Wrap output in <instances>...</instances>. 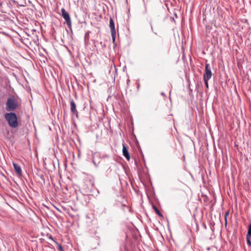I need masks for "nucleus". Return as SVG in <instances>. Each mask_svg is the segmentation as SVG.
<instances>
[{
  "label": "nucleus",
  "instance_id": "nucleus-10",
  "mask_svg": "<svg viewBox=\"0 0 251 251\" xmlns=\"http://www.w3.org/2000/svg\"><path fill=\"white\" fill-rule=\"evenodd\" d=\"M247 236L251 237V224H250L249 226Z\"/></svg>",
  "mask_w": 251,
  "mask_h": 251
},
{
  "label": "nucleus",
  "instance_id": "nucleus-14",
  "mask_svg": "<svg viewBox=\"0 0 251 251\" xmlns=\"http://www.w3.org/2000/svg\"><path fill=\"white\" fill-rule=\"evenodd\" d=\"M203 80H204V83H205L206 87L207 88H208V81L209 79H203Z\"/></svg>",
  "mask_w": 251,
  "mask_h": 251
},
{
  "label": "nucleus",
  "instance_id": "nucleus-6",
  "mask_svg": "<svg viewBox=\"0 0 251 251\" xmlns=\"http://www.w3.org/2000/svg\"><path fill=\"white\" fill-rule=\"evenodd\" d=\"M123 153L124 156L127 160L130 159V157L128 153L127 148H126L125 144H123Z\"/></svg>",
  "mask_w": 251,
  "mask_h": 251
},
{
  "label": "nucleus",
  "instance_id": "nucleus-15",
  "mask_svg": "<svg viewBox=\"0 0 251 251\" xmlns=\"http://www.w3.org/2000/svg\"><path fill=\"white\" fill-rule=\"evenodd\" d=\"M2 4L1 2H0V8L2 7Z\"/></svg>",
  "mask_w": 251,
  "mask_h": 251
},
{
  "label": "nucleus",
  "instance_id": "nucleus-2",
  "mask_svg": "<svg viewBox=\"0 0 251 251\" xmlns=\"http://www.w3.org/2000/svg\"><path fill=\"white\" fill-rule=\"evenodd\" d=\"M18 107V101L14 96L8 98L6 103V109L8 111H14Z\"/></svg>",
  "mask_w": 251,
  "mask_h": 251
},
{
  "label": "nucleus",
  "instance_id": "nucleus-11",
  "mask_svg": "<svg viewBox=\"0 0 251 251\" xmlns=\"http://www.w3.org/2000/svg\"><path fill=\"white\" fill-rule=\"evenodd\" d=\"M228 215V212H226L225 215V225L226 226L227 224V216Z\"/></svg>",
  "mask_w": 251,
  "mask_h": 251
},
{
  "label": "nucleus",
  "instance_id": "nucleus-1",
  "mask_svg": "<svg viewBox=\"0 0 251 251\" xmlns=\"http://www.w3.org/2000/svg\"><path fill=\"white\" fill-rule=\"evenodd\" d=\"M5 118L8 123L9 126L13 128H16L18 126L17 117L14 113H7L5 114Z\"/></svg>",
  "mask_w": 251,
  "mask_h": 251
},
{
  "label": "nucleus",
  "instance_id": "nucleus-12",
  "mask_svg": "<svg viewBox=\"0 0 251 251\" xmlns=\"http://www.w3.org/2000/svg\"><path fill=\"white\" fill-rule=\"evenodd\" d=\"M57 246H58V250L60 251H63V247L61 246V245L57 243Z\"/></svg>",
  "mask_w": 251,
  "mask_h": 251
},
{
  "label": "nucleus",
  "instance_id": "nucleus-4",
  "mask_svg": "<svg viewBox=\"0 0 251 251\" xmlns=\"http://www.w3.org/2000/svg\"><path fill=\"white\" fill-rule=\"evenodd\" d=\"M62 16L66 21L68 26H70L71 25V20L70 15L68 12H67L64 8L61 9Z\"/></svg>",
  "mask_w": 251,
  "mask_h": 251
},
{
  "label": "nucleus",
  "instance_id": "nucleus-7",
  "mask_svg": "<svg viewBox=\"0 0 251 251\" xmlns=\"http://www.w3.org/2000/svg\"><path fill=\"white\" fill-rule=\"evenodd\" d=\"M13 165L16 173L17 174L18 176H21L22 174V171L21 167L19 165L15 163L14 162L13 163Z\"/></svg>",
  "mask_w": 251,
  "mask_h": 251
},
{
  "label": "nucleus",
  "instance_id": "nucleus-9",
  "mask_svg": "<svg viewBox=\"0 0 251 251\" xmlns=\"http://www.w3.org/2000/svg\"><path fill=\"white\" fill-rule=\"evenodd\" d=\"M153 208L158 215H159L160 217H163L162 214L161 213V212L155 205H153Z\"/></svg>",
  "mask_w": 251,
  "mask_h": 251
},
{
  "label": "nucleus",
  "instance_id": "nucleus-8",
  "mask_svg": "<svg viewBox=\"0 0 251 251\" xmlns=\"http://www.w3.org/2000/svg\"><path fill=\"white\" fill-rule=\"evenodd\" d=\"M71 111L74 114L77 112L76 104L73 100L70 101Z\"/></svg>",
  "mask_w": 251,
  "mask_h": 251
},
{
  "label": "nucleus",
  "instance_id": "nucleus-5",
  "mask_svg": "<svg viewBox=\"0 0 251 251\" xmlns=\"http://www.w3.org/2000/svg\"><path fill=\"white\" fill-rule=\"evenodd\" d=\"M109 27L111 29V35L113 42L115 41L116 38V30L115 28V25L113 20L112 18L110 19Z\"/></svg>",
  "mask_w": 251,
  "mask_h": 251
},
{
  "label": "nucleus",
  "instance_id": "nucleus-3",
  "mask_svg": "<svg viewBox=\"0 0 251 251\" xmlns=\"http://www.w3.org/2000/svg\"><path fill=\"white\" fill-rule=\"evenodd\" d=\"M212 76V72L210 65L206 64L205 66L204 74L203 75V79H210Z\"/></svg>",
  "mask_w": 251,
  "mask_h": 251
},
{
  "label": "nucleus",
  "instance_id": "nucleus-13",
  "mask_svg": "<svg viewBox=\"0 0 251 251\" xmlns=\"http://www.w3.org/2000/svg\"><path fill=\"white\" fill-rule=\"evenodd\" d=\"M250 238H251V237H247V243L248 244V245L249 246H251V241L250 240Z\"/></svg>",
  "mask_w": 251,
  "mask_h": 251
}]
</instances>
